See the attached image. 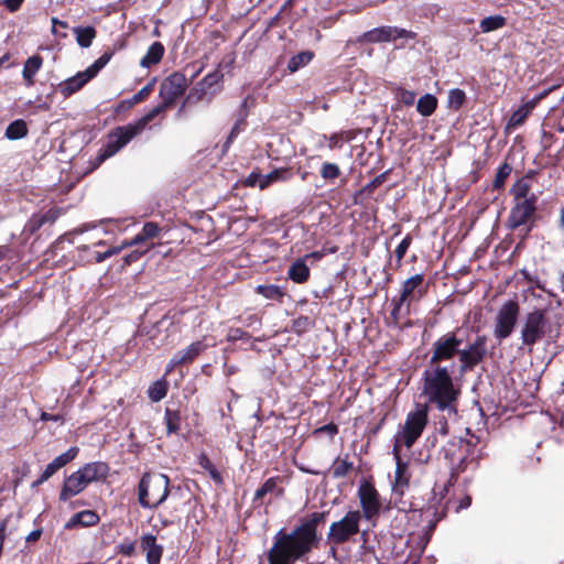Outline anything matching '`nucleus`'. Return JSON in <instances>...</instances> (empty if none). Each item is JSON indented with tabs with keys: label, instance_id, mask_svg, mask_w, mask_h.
Returning <instances> with one entry per match:
<instances>
[{
	"label": "nucleus",
	"instance_id": "obj_60",
	"mask_svg": "<svg viewBox=\"0 0 564 564\" xmlns=\"http://www.w3.org/2000/svg\"><path fill=\"white\" fill-rule=\"evenodd\" d=\"M316 432H326L333 436V435L337 434L338 429L335 424H326V425L322 426L321 429H318Z\"/></svg>",
	"mask_w": 564,
	"mask_h": 564
},
{
	"label": "nucleus",
	"instance_id": "obj_49",
	"mask_svg": "<svg viewBox=\"0 0 564 564\" xmlns=\"http://www.w3.org/2000/svg\"><path fill=\"white\" fill-rule=\"evenodd\" d=\"M223 78V74L218 73V72H215V73H212V74H208L202 82V84L204 85V87L208 88L209 90H212V88L214 86H217L219 84V82Z\"/></svg>",
	"mask_w": 564,
	"mask_h": 564
},
{
	"label": "nucleus",
	"instance_id": "obj_50",
	"mask_svg": "<svg viewBox=\"0 0 564 564\" xmlns=\"http://www.w3.org/2000/svg\"><path fill=\"white\" fill-rule=\"evenodd\" d=\"M57 470V467L53 464V462H51L42 473L41 477L33 484V486H37L48 480Z\"/></svg>",
	"mask_w": 564,
	"mask_h": 564
},
{
	"label": "nucleus",
	"instance_id": "obj_19",
	"mask_svg": "<svg viewBox=\"0 0 564 564\" xmlns=\"http://www.w3.org/2000/svg\"><path fill=\"white\" fill-rule=\"evenodd\" d=\"M87 486L88 482L84 480L82 474H79L77 470L65 479L64 486L59 494V499L66 501L69 498L80 494Z\"/></svg>",
	"mask_w": 564,
	"mask_h": 564
},
{
	"label": "nucleus",
	"instance_id": "obj_48",
	"mask_svg": "<svg viewBox=\"0 0 564 564\" xmlns=\"http://www.w3.org/2000/svg\"><path fill=\"white\" fill-rule=\"evenodd\" d=\"M162 228L153 221L145 223L142 227L143 237L148 239H153L159 237Z\"/></svg>",
	"mask_w": 564,
	"mask_h": 564
},
{
	"label": "nucleus",
	"instance_id": "obj_56",
	"mask_svg": "<svg viewBox=\"0 0 564 564\" xmlns=\"http://www.w3.org/2000/svg\"><path fill=\"white\" fill-rule=\"evenodd\" d=\"M24 0H4L3 4L10 12H15L20 9Z\"/></svg>",
	"mask_w": 564,
	"mask_h": 564
},
{
	"label": "nucleus",
	"instance_id": "obj_15",
	"mask_svg": "<svg viewBox=\"0 0 564 564\" xmlns=\"http://www.w3.org/2000/svg\"><path fill=\"white\" fill-rule=\"evenodd\" d=\"M469 443L463 438H458L448 443V446L444 449L445 457L449 464L457 470L464 469L466 460V452Z\"/></svg>",
	"mask_w": 564,
	"mask_h": 564
},
{
	"label": "nucleus",
	"instance_id": "obj_42",
	"mask_svg": "<svg viewBox=\"0 0 564 564\" xmlns=\"http://www.w3.org/2000/svg\"><path fill=\"white\" fill-rule=\"evenodd\" d=\"M77 453H78V448L77 447H70L65 453H63V454L58 455L57 457H55L53 459V464L57 467V469H61L66 464L72 462L76 457Z\"/></svg>",
	"mask_w": 564,
	"mask_h": 564
},
{
	"label": "nucleus",
	"instance_id": "obj_5",
	"mask_svg": "<svg viewBox=\"0 0 564 564\" xmlns=\"http://www.w3.org/2000/svg\"><path fill=\"white\" fill-rule=\"evenodd\" d=\"M170 479L164 474L147 473L142 476L138 488V500L145 509H155L169 496Z\"/></svg>",
	"mask_w": 564,
	"mask_h": 564
},
{
	"label": "nucleus",
	"instance_id": "obj_25",
	"mask_svg": "<svg viewBox=\"0 0 564 564\" xmlns=\"http://www.w3.org/2000/svg\"><path fill=\"white\" fill-rule=\"evenodd\" d=\"M43 59L39 55H33L26 59L24 63V67L22 70V76L26 82L28 86H32L34 84V76L41 68Z\"/></svg>",
	"mask_w": 564,
	"mask_h": 564
},
{
	"label": "nucleus",
	"instance_id": "obj_54",
	"mask_svg": "<svg viewBox=\"0 0 564 564\" xmlns=\"http://www.w3.org/2000/svg\"><path fill=\"white\" fill-rule=\"evenodd\" d=\"M145 240H147V238L143 237V231L141 230V232H139L132 239L123 241L121 246H122V249H124L128 247L140 245V243L144 242Z\"/></svg>",
	"mask_w": 564,
	"mask_h": 564
},
{
	"label": "nucleus",
	"instance_id": "obj_52",
	"mask_svg": "<svg viewBox=\"0 0 564 564\" xmlns=\"http://www.w3.org/2000/svg\"><path fill=\"white\" fill-rule=\"evenodd\" d=\"M51 219H53V217L50 216V213L40 217H33L30 221L32 230L39 229L41 226H43L46 221Z\"/></svg>",
	"mask_w": 564,
	"mask_h": 564
},
{
	"label": "nucleus",
	"instance_id": "obj_8",
	"mask_svg": "<svg viewBox=\"0 0 564 564\" xmlns=\"http://www.w3.org/2000/svg\"><path fill=\"white\" fill-rule=\"evenodd\" d=\"M361 513L359 510L348 511L340 520L330 524L327 540L332 544H344L360 532Z\"/></svg>",
	"mask_w": 564,
	"mask_h": 564
},
{
	"label": "nucleus",
	"instance_id": "obj_29",
	"mask_svg": "<svg viewBox=\"0 0 564 564\" xmlns=\"http://www.w3.org/2000/svg\"><path fill=\"white\" fill-rule=\"evenodd\" d=\"M28 134L26 123L22 119L14 120L7 129L4 135L9 140H19Z\"/></svg>",
	"mask_w": 564,
	"mask_h": 564
},
{
	"label": "nucleus",
	"instance_id": "obj_36",
	"mask_svg": "<svg viewBox=\"0 0 564 564\" xmlns=\"http://www.w3.org/2000/svg\"><path fill=\"white\" fill-rule=\"evenodd\" d=\"M393 94L397 100L405 106H413L415 102L416 94L414 91L398 86L393 88Z\"/></svg>",
	"mask_w": 564,
	"mask_h": 564
},
{
	"label": "nucleus",
	"instance_id": "obj_18",
	"mask_svg": "<svg viewBox=\"0 0 564 564\" xmlns=\"http://www.w3.org/2000/svg\"><path fill=\"white\" fill-rule=\"evenodd\" d=\"M94 76L86 68L84 72H78L73 77L59 84V91L64 97H69L76 91L80 90Z\"/></svg>",
	"mask_w": 564,
	"mask_h": 564
},
{
	"label": "nucleus",
	"instance_id": "obj_11",
	"mask_svg": "<svg viewBox=\"0 0 564 564\" xmlns=\"http://www.w3.org/2000/svg\"><path fill=\"white\" fill-rule=\"evenodd\" d=\"M188 82L182 73H173L160 86V97L165 106H172L186 90Z\"/></svg>",
	"mask_w": 564,
	"mask_h": 564
},
{
	"label": "nucleus",
	"instance_id": "obj_41",
	"mask_svg": "<svg viewBox=\"0 0 564 564\" xmlns=\"http://www.w3.org/2000/svg\"><path fill=\"white\" fill-rule=\"evenodd\" d=\"M511 192H512V194L514 196L516 202L530 198V197H528L529 192H530V186H529V184L527 182H524L522 180L518 181L512 186Z\"/></svg>",
	"mask_w": 564,
	"mask_h": 564
},
{
	"label": "nucleus",
	"instance_id": "obj_45",
	"mask_svg": "<svg viewBox=\"0 0 564 564\" xmlns=\"http://www.w3.org/2000/svg\"><path fill=\"white\" fill-rule=\"evenodd\" d=\"M112 56L111 52H105L93 65L87 69L95 77L101 68H104Z\"/></svg>",
	"mask_w": 564,
	"mask_h": 564
},
{
	"label": "nucleus",
	"instance_id": "obj_16",
	"mask_svg": "<svg viewBox=\"0 0 564 564\" xmlns=\"http://www.w3.org/2000/svg\"><path fill=\"white\" fill-rule=\"evenodd\" d=\"M400 451L398 445H393L392 453L395 459V473H394V482H393V491L403 495L404 489L409 485L410 476L408 474V464L401 459Z\"/></svg>",
	"mask_w": 564,
	"mask_h": 564
},
{
	"label": "nucleus",
	"instance_id": "obj_62",
	"mask_svg": "<svg viewBox=\"0 0 564 564\" xmlns=\"http://www.w3.org/2000/svg\"><path fill=\"white\" fill-rule=\"evenodd\" d=\"M41 535H42L41 529L33 530L32 532H30L28 534V536L25 538V541L26 542H35L41 538Z\"/></svg>",
	"mask_w": 564,
	"mask_h": 564
},
{
	"label": "nucleus",
	"instance_id": "obj_58",
	"mask_svg": "<svg viewBox=\"0 0 564 564\" xmlns=\"http://www.w3.org/2000/svg\"><path fill=\"white\" fill-rule=\"evenodd\" d=\"M57 26L63 28V29H67L68 24H67V22L61 21L57 18H52V33H53V35H59L57 33ZM62 35H66V34L63 33Z\"/></svg>",
	"mask_w": 564,
	"mask_h": 564
},
{
	"label": "nucleus",
	"instance_id": "obj_26",
	"mask_svg": "<svg viewBox=\"0 0 564 564\" xmlns=\"http://www.w3.org/2000/svg\"><path fill=\"white\" fill-rule=\"evenodd\" d=\"M257 177L259 180L260 189H264L274 182L288 180L289 173L285 169H276L265 175L258 174Z\"/></svg>",
	"mask_w": 564,
	"mask_h": 564
},
{
	"label": "nucleus",
	"instance_id": "obj_34",
	"mask_svg": "<svg viewBox=\"0 0 564 564\" xmlns=\"http://www.w3.org/2000/svg\"><path fill=\"white\" fill-rule=\"evenodd\" d=\"M534 107V102H528L525 105H523L522 107H520L518 110H516L511 117H510V120H509V124L510 126H520L524 122V120L527 119L528 115L531 112V110L533 109Z\"/></svg>",
	"mask_w": 564,
	"mask_h": 564
},
{
	"label": "nucleus",
	"instance_id": "obj_31",
	"mask_svg": "<svg viewBox=\"0 0 564 564\" xmlns=\"http://www.w3.org/2000/svg\"><path fill=\"white\" fill-rule=\"evenodd\" d=\"M362 35H416V33L412 31H406L404 29H398L394 26H379L365 32Z\"/></svg>",
	"mask_w": 564,
	"mask_h": 564
},
{
	"label": "nucleus",
	"instance_id": "obj_1",
	"mask_svg": "<svg viewBox=\"0 0 564 564\" xmlns=\"http://www.w3.org/2000/svg\"><path fill=\"white\" fill-rule=\"evenodd\" d=\"M464 339L457 332H449L438 337L432 345L430 366L452 360L458 356L459 372L464 375L478 366L487 356V337L477 336L471 343L462 347Z\"/></svg>",
	"mask_w": 564,
	"mask_h": 564
},
{
	"label": "nucleus",
	"instance_id": "obj_63",
	"mask_svg": "<svg viewBox=\"0 0 564 564\" xmlns=\"http://www.w3.org/2000/svg\"><path fill=\"white\" fill-rule=\"evenodd\" d=\"M258 174L257 173H251L248 177H247V181L246 183L250 186H256L258 185L259 186V180H258Z\"/></svg>",
	"mask_w": 564,
	"mask_h": 564
},
{
	"label": "nucleus",
	"instance_id": "obj_38",
	"mask_svg": "<svg viewBox=\"0 0 564 564\" xmlns=\"http://www.w3.org/2000/svg\"><path fill=\"white\" fill-rule=\"evenodd\" d=\"M466 95L465 91L458 88L451 89L448 93V106L455 110H458L465 102Z\"/></svg>",
	"mask_w": 564,
	"mask_h": 564
},
{
	"label": "nucleus",
	"instance_id": "obj_28",
	"mask_svg": "<svg viewBox=\"0 0 564 564\" xmlns=\"http://www.w3.org/2000/svg\"><path fill=\"white\" fill-rule=\"evenodd\" d=\"M280 482L279 477H271L265 482L256 490L253 501L257 502L265 497L268 494H274V492H281L282 490L279 489L278 485Z\"/></svg>",
	"mask_w": 564,
	"mask_h": 564
},
{
	"label": "nucleus",
	"instance_id": "obj_20",
	"mask_svg": "<svg viewBox=\"0 0 564 564\" xmlns=\"http://www.w3.org/2000/svg\"><path fill=\"white\" fill-rule=\"evenodd\" d=\"M324 512H313L310 518L297 525L296 529L315 544H318L317 525L324 521Z\"/></svg>",
	"mask_w": 564,
	"mask_h": 564
},
{
	"label": "nucleus",
	"instance_id": "obj_17",
	"mask_svg": "<svg viewBox=\"0 0 564 564\" xmlns=\"http://www.w3.org/2000/svg\"><path fill=\"white\" fill-rule=\"evenodd\" d=\"M140 547L145 553L147 564H160L164 552L162 544L158 543L153 534H143L140 539Z\"/></svg>",
	"mask_w": 564,
	"mask_h": 564
},
{
	"label": "nucleus",
	"instance_id": "obj_44",
	"mask_svg": "<svg viewBox=\"0 0 564 564\" xmlns=\"http://www.w3.org/2000/svg\"><path fill=\"white\" fill-rule=\"evenodd\" d=\"M510 173H511V166L507 163L502 164L496 174V177L494 181V187L497 189L503 187L506 178L510 175Z\"/></svg>",
	"mask_w": 564,
	"mask_h": 564
},
{
	"label": "nucleus",
	"instance_id": "obj_12",
	"mask_svg": "<svg viewBox=\"0 0 564 564\" xmlns=\"http://www.w3.org/2000/svg\"><path fill=\"white\" fill-rule=\"evenodd\" d=\"M536 197L532 195L529 199L516 202L510 210L508 217V226L511 229H517L527 225L533 217L535 212Z\"/></svg>",
	"mask_w": 564,
	"mask_h": 564
},
{
	"label": "nucleus",
	"instance_id": "obj_21",
	"mask_svg": "<svg viewBox=\"0 0 564 564\" xmlns=\"http://www.w3.org/2000/svg\"><path fill=\"white\" fill-rule=\"evenodd\" d=\"M79 474L86 482L91 484L106 477L108 468L107 465L100 462L88 463L83 468L78 469Z\"/></svg>",
	"mask_w": 564,
	"mask_h": 564
},
{
	"label": "nucleus",
	"instance_id": "obj_53",
	"mask_svg": "<svg viewBox=\"0 0 564 564\" xmlns=\"http://www.w3.org/2000/svg\"><path fill=\"white\" fill-rule=\"evenodd\" d=\"M119 552L126 556H132L135 552L134 543L131 541L121 543L119 545Z\"/></svg>",
	"mask_w": 564,
	"mask_h": 564
},
{
	"label": "nucleus",
	"instance_id": "obj_57",
	"mask_svg": "<svg viewBox=\"0 0 564 564\" xmlns=\"http://www.w3.org/2000/svg\"><path fill=\"white\" fill-rule=\"evenodd\" d=\"M247 335L241 328H231L228 333L229 340L242 339Z\"/></svg>",
	"mask_w": 564,
	"mask_h": 564
},
{
	"label": "nucleus",
	"instance_id": "obj_35",
	"mask_svg": "<svg viewBox=\"0 0 564 564\" xmlns=\"http://www.w3.org/2000/svg\"><path fill=\"white\" fill-rule=\"evenodd\" d=\"M167 392V387L165 381H155L152 383L148 390L149 398L153 402L161 401Z\"/></svg>",
	"mask_w": 564,
	"mask_h": 564
},
{
	"label": "nucleus",
	"instance_id": "obj_27",
	"mask_svg": "<svg viewBox=\"0 0 564 564\" xmlns=\"http://www.w3.org/2000/svg\"><path fill=\"white\" fill-rule=\"evenodd\" d=\"M437 108V99L431 94L423 95L416 104V110L423 117H430Z\"/></svg>",
	"mask_w": 564,
	"mask_h": 564
},
{
	"label": "nucleus",
	"instance_id": "obj_55",
	"mask_svg": "<svg viewBox=\"0 0 564 564\" xmlns=\"http://www.w3.org/2000/svg\"><path fill=\"white\" fill-rule=\"evenodd\" d=\"M148 250H149V248H147L145 250H142V251L134 250V251L130 252L129 254H127L124 257V262L127 264H130L132 262L138 261Z\"/></svg>",
	"mask_w": 564,
	"mask_h": 564
},
{
	"label": "nucleus",
	"instance_id": "obj_61",
	"mask_svg": "<svg viewBox=\"0 0 564 564\" xmlns=\"http://www.w3.org/2000/svg\"><path fill=\"white\" fill-rule=\"evenodd\" d=\"M41 419L43 421H54V422H62L63 421V416L62 415H59V414H50V413H46V412L42 413Z\"/></svg>",
	"mask_w": 564,
	"mask_h": 564
},
{
	"label": "nucleus",
	"instance_id": "obj_6",
	"mask_svg": "<svg viewBox=\"0 0 564 564\" xmlns=\"http://www.w3.org/2000/svg\"><path fill=\"white\" fill-rule=\"evenodd\" d=\"M554 332L549 312L533 310L528 313L521 324V339L524 346L532 347L546 337H552Z\"/></svg>",
	"mask_w": 564,
	"mask_h": 564
},
{
	"label": "nucleus",
	"instance_id": "obj_40",
	"mask_svg": "<svg viewBox=\"0 0 564 564\" xmlns=\"http://www.w3.org/2000/svg\"><path fill=\"white\" fill-rule=\"evenodd\" d=\"M351 468L352 463L346 459H336L333 465V476L334 478H343L349 473Z\"/></svg>",
	"mask_w": 564,
	"mask_h": 564
},
{
	"label": "nucleus",
	"instance_id": "obj_37",
	"mask_svg": "<svg viewBox=\"0 0 564 564\" xmlns=\"http://www.w3.org/2000/svg\"><path fill=\"white\" fill-rule=\"evenodd\" d=\"M391 303H392L393 307H392L390 317L394 325H399L400 321L403 317H406L410 315V314H405L406 303H401L400 300L397 297L392 299Z\"/></svg>",
	"mask_w": 564,
	"mask_h": 564
},
{
	"label": "nucleus",
	"instance_id": "obj_3",
	"mask_svg": "<svg viewBox=\"0 0 564 564\" xmlns=\"http://www.w3.org/2000/svg\"><path fill=\"white\" fill-rule=\"evenodd\" d=\"M317 544L306 538L295 528L291 532L283 529L274 535V541L268 551L269 564H295L304 560Z\"/></svg>",
	"mask_w": 564,
	"mask_h": 564
},
{
	"label": "nucleus",
	"instance_id": "obj_51",
	"mask_svg": "<svg viewBox=\"0 0 564 564\" xmlns=\"http://www.w3.org/2000/svg\"><path fill=\"white\" fill-rule=\"evenodd\" d=\"M121 250H122V246H118V247L109 248L105 252H97L95 256V260H96V262L100 263V262L105 261L106 259H108L115 254H118Z\"/></svg>",
	"mask_w": 564,
	"mask_h": 564
},
{
	"label": "nucleus",
	"instance_id": "obj_9",
	"mask_svg": "<svg viewBox=\"0 0 564 564\" xmlns=\"http://www.w3.org/2000/svg\"><path fill=\"white\" fill-rule=\"evenodd\" d=\"M519 315V305L514 301L505 302L499 308L496 322L494 335L497 339L502 340L511 335L517 324Z\"/></svg>",
	"mask_w": 564,
	"mask_h": 564
},
{
	"label": "nucleus",
	"instance_id": "obj_33",
	"mask_svg": "<svg viewBox=\"0 0 564 564\" xmlns=\"http://www.w3.org/2000/svg\"><path fill=\"white\" fill-rule=\"evenodd\" d=\"M256 291L268 300H281L284 296L282 288L274 284L258 285Z\"/></svg>",
	"mask_w": 564,
	"mask_h": 564
},
{
	"label": "nucleus",
	"instance_id": "obj_59",
	"mask_svg": "<svg viewBox=\"0 0 564 564\" xmlns=\"http://www.w3.org/2000/svg\"><path fill=\"white\" fill-rule=\"evenodd\" d=\"M324 256H325L324 251H313L311 253L305 254L302 258L305 259V261H307V260L319 261Z\"/></svg>",
	"mask_w": 564,
	"mask_h": 564
},
{
	"label": "nucleus",
	"instance_id": "obj_4",
	"mask_svg": "<svg viewBox=\"0 0 564 564\" xmlns=\"http://www.w3.org/2000/svg\"><path fill=\"white\" fill-rule=\"evenodd\" d=\"M169 107L170 106H165V102L162 101V104L151 109L148 113H145L135 122L118 127L115 130H112L108 135V142L105 149L99 154V160L105 161L110 156L115 155L124 145H127L135 135L140 134L145 129L149 122H151L156 116H159Z\"/></svg>",
	"mask_w": 564,
	"mask_h": 564
},
{
	"label": "nucleus",
	"instance_id": "obj_30",
	"mask_svg": "<svg viewBox=\"0 0 564 564\" xmlns=\"http://www.w3.org/2000/svg\"><path fill=\"white\" fill-rule=\"evenodd\" d=\"M314 57V53L312 51H303L296 55H294L288 64V69L291 73H295L302 67L306 66Z\"/></svg>",
	"mask_w": 564,
	"mask_h": 564
},
{
	"label": "nucleus",
	"instance_id": "obj_43",
	"mask_svg": "<svg viewBox=\"0 0 564 564\" xmlns=\"http://www.w3.org/2000/svg\"><path fill=\"white\" fill-rule=\"evenodd\" d=\"M340 170L335 163H324L321 169V175L324 180H335L339 176Z\"/></svg>",
	"mask_w": 564,
	"mask_h": 564
},
{
	"label": "nucleus",
	"instance_id": "obj_23",
	"mask_svg": "<svg viewBox=\"0 0 564 564\" xmlns=\"http://www.w3.org/2000/svg\"><path fill=\"white\" fill-rule=\"evenodd\" d=\"M288 275L295 283L306 282L310 278V269L305 259H296L289 268Z\"/></svg>",
	"mask_w": 564,
	"mask_h": 564
},
{
	"label": "nucleus",
	"instance_id": "obj_10",
	"mask_svg": "<svg viewBox=\"0 0 564 564\" xmlns=\"http://www.w3.org/2000/svg\"><path fill=\"white\" fill-rule=\"evenodd\" d=\"M358 498L361 507V519L372 521L381 510L379 492L372 484L362 481L358 488Z\"/></svg>",
	"mask_w": 564,
	"mask_h": 564
},
{
	"label": "nucleus",
	"instance_id": "obj_32",
	"mask_svg": "<svg viewBox=\"0 0 564 564\" xmlns=\"http://www.w3.org/2000/svg\"><path fill=\"white\" fill-rule=\"evenodd\" d=\"M506 25V18L502 15H490L481 20L480 29L481 32L488 33L496 31Z\"/></svg>",
	"mask_w": 564,
	"mask_h": 564
},
{
	"label": "nucleus",
	"instance_id": "obj_47",
	"mask_svg": "<svg viewBox=\"0 0 564 564\" xmlns=\"http://www.w3.org/2000/svg\"><path fill=\"white\" fill-rule=\"evenodd\" d=\"M412 242V237L410 235H406L403 240L395 248V258L399 264H401L402 259L404 258L410 245Z\"/></svg>",
	"mask_w": 564,
	"mask_h": 564
},
{
	"label": "nucleus",
	"instance_id": "obj_39",
	"mask_svg": "<svg viewBox=\"0 0 564 564\" xmlns=\"http://www.w3.org/2000/svg\"><path fill=\"white\" fill-rule=\"evenodd\" d=\"M180 414L175 411H172L170 409H166L165 411V422H166V429L167 433H176L180 429Z\"/></svg>",
	"mask_w": 564,
	"mask_h": 564
},
{
	"label": "nucleus",
	"instance_id": "obj_22",
	"mask_svg": "<svg viewBox=\"0 0 564 564\" xmlns=\"http://www.w3.org/2000/svg\"><path fill=\"white\" fill-rule=\"evenodd\" d=\"M99 517L95 511L84 510L74 514L65 524L66 529H73L77 525L91 527L97 524Z\"/></svg>",
	"mask_w": 564,
	"mask_h": 564
},
{
	"label": "nucleus",
	"instance_id": "obj_14",
	"mask_svg": "<svg viewBox=\"0 0 564 564\" xmlns=\"http://www.w3.org/2000/svg\"><path fill=\"white\" fill-rule=\"evenodd\" d=\"M207 344L204 340H196L188 345L186 348L177 351L170 360L167 365V371L174 368L193 362V360L199 356L207 348Z\"/></svg>",
	"mask_w": 564,
	"mask_h": 564
},
{
	"label": "nucleus",
	"instance_id": "obj_2",
	"mask_svg": "<svg viewBox=\"0 0 564 564\" xmlns=\"http://www.w3.org/2000/svg\"><path fill=\"white\" fill-rule=\"evenodd\" d=\"M423 394L441 411L456 413L454 403L459 395V390L455 388L447 367L430 366L423 372Z\"/></svg>",
	"mask_w": 564,
	"mask_h": 564
},
{
	"label": "nucleus",
	"instance_id": "obj_24",
	"mask_svg": "<svg viewBox=\"0 0 564 564\" xmlns=\"http://www.w3.org/2000/svg\"><path fill=\"white\" fill-rule=\"evenodd\" d=\"M164 46L160 42H154L148 48L147 54L141 58L140 66L150 68L161 62L164 55Z\"/></svg>",
	"mask_w": 564,
	"mask_h": 564
},
{
	"label": "nucleus",
	"instance_id": "obj_7",
	"mask_svg": "<svg viewBox=\"0 0 564 564\" xmlns=\"http://www.w3.org/2000/svg\"><path fill=\"white\" fill-rule=\"evenodd\" d=\"M429 421L427 405H417L414 411L408 413L403 427L394 437V444L401 449L402 446L411 448L422 435Z\"/></svg>",
	"mask_w": 564,
	"mask_h": 564
},
{
	"label": "nucleus",
	"instance_id": "obj_64",
	"mask_svg": "<svg viewBox=\"0 0 564 564\" xmlns=\"http://www.w3.org/2000/svg\"><path fill=\"white\" fill-rule=\"evenodd\" d=\"M76 39H77V43L82 47H89L91 45L93 37H76Z\"/></svg>",
	"mask_w": 564,
	"mask_h": 564
},
{
	"label": "nucleus",
	"instance_id": "obj_13",
	"mask_svg": "<svg viewBox=\"0 0 564 564\" xmlns=\"http://www.w3.org/2000/svg\"><path fill=\"white\" fill-rule=\"evenodd\" d=\"M423 274L419 273L402 283L401 293L398 299L401 303H406L405 314H410L411 303L420 300L424 295L425 289L423 288Z\"/></svg>",
	"mask_w": 564,
	"mask_h": 564
},
{
	"label": "nucleus",
	"instance_id": "obj_46",
	"mask_svg": "<svg viewBox=\"0 0 564 564\" xmlns=\"http://www.w3.org/2000/svg\"><path fill=\"white\" fill-rule=\"evenodd\" d=\"M156 78L153 77L143 88H141L133 97V102H140L145 99L154 89Z\"/></svg>",
	"mask_w": 564,
	"mask_h": 564
}]
</instances>
